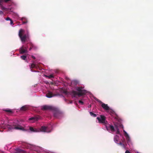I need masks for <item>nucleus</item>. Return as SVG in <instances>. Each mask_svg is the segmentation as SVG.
Instances as JSON below:
<instances>
[{
	"mask_svg": "<svg viewBox=\"0 0 153 153\" xmlns=\"http://www.w3.org/2000/svg\"><path fill=\"white\" fill-rule=\"evenodd\" d=\"M27 33L24 34L25 31L23 29H21L19 30V36L22 43H25L27 40H29V31L28 30H27Z\"/></svg>",
	"mask_w": 153,
	"mask_h": 153,
	"instance_id": "f257e3e1",
	"label": "nucleus"
},
{
	"mask_svg": "<svg viewBox=\"0 0 153 153\" xmlns=\"http://www.w3.org/2000/svg\"><path fill=\"white\" fill-rule=\"evenodd\" d=\"M83 88L82 87H77L76 90L79 91L78 92L76 91H72L71 92V94L74 97H75L77 95L81 96L85 95L87 93V91L85 90H83Z\"/></svg>",
	"mask_w": 153,
	"mask_h": 153,
	"instance_id": "f03ea898",
	"label": "nucleus"
},
{
	"mask_svg": "<svg viewBox=\"0 0 153 153\" xmlns=\"http://www.w3.org/2000/svg\"><path fill=\"white\" fill-rule=\"evenodd\" d=\"M42 109L43 110H57V108L51 105H45L42 107Z\"/></svg>",
	"mask_w": 153,
	"mask_h": 153,
	"instance_id": "7ed1b4c3",
	"label": "nucleus"
},
{
	"mask_svg": "<svg viewBox=\"0 0 153 153\" xmlns=\"http://www.w3.org/2000/svg\"><path fill=\"white\" fill-rule=\"evenodd\" d=\"M97 119L98 120L99 122L100 123L105 124L107 122V121L105 120V117L103 115H100V117H97Z\"/></svg>",
	"mask_w": 153,
	"mask_h": 153,
	"instance_id": "20e7f679",
	"label": "nucleus"
},
{
	"mask_svg": "<svg viewBox=\"0 0 153 153\" xmlns=\"http://www.w3.org/2000/svg\"><path fill=\"white\" fill-rule=\"evenodd\" d=\"M27 47H24V46H22V47L20 48L19 49V51L20 53L23 54L25 53H27Z\"/></svg>",
	"mask_w": 153,
	"mask_h": 153,
	"instance_id": "39448f33",
	"label": "nucleus"
},
{
	"mask_svg": "<svg viewBox=\"0 0 153 153\" xmlns=\"http://www.w3.org/2000/svg\"><path fill=\"white\" fill-rule=\"evenodd\" d=\"M97 101L100 103H101L102 104L101 106L104 109L106 110H108L110 109V108L108 106L107 104H105L104 103L102 102L100 100H98Z\"/></svg>",
	"mask_w": 153,
	"mask_h": 153,
	"instance_id": "423d86ee",
	"label": "nucleus"
},
{
	"mask_svg": "<svg viewBox=\"0 0 153 153\" xmlns=\"http://www.w3.org/2000/svg\"><path fill=\"white\" fill-rule=\"evenodd\" d=\"M40 130L42 131L50 132L51 131V130H48V127L45 126H42L40 128Z\"/></svg>",
	"mask_w": 153,
	"mask_h": 153,
	"instance_id": "0eeeda50",
	"label": "nucleus"
},
{
	"mask_svg": "<svg viewBox=\"0 0 153 153\" xmlns=\"http://www.w3.org/2000/svg\"><path fill=\"white\" fill-rule=\"evenodd\" d=\"M13 128H14L16 130H23L24 128L21 126L19 125H13Z\"/></svg>",
	"mask_w": 153,
	"mask_h": 153,
	"instance_id": "6e6552de",
	"label": "nucleus"
},
{
	"mask_svg": "<svg viewBox=\"0 0 153 153\" xmlns=\"http://www.w3.org/2000/svg\"><path fill=\"white\" fill-rule=\"evenodd\" d=\"M53 111L55 112L54 113V117L56 118H59V116L61 115V113L58 109L57 108V110H53Z\"/></svg>",
	"mask_w": 153,
	"mask_h": 153,
	"instance_id": "1a4fd4ad",
	"label": "nucleus"
},
{
	"mask_svg": "<svg viewBox=\"0 0 153 153\" xmlns=\"http://www.w3.org/2000/svg\"><path fill=\"white\" fill-rule=\"evenodd\" d=\"M28 44H29L30 46L29 50H31L32 49L34 50H36L37 49V47L33 44L32 42H30L28 43Z\"/></svg>",
	"mask_w": 153,
	"mask_h": 153,
	"instance_id": "9d476101",
	"label": "nucleus"
},
{
	"mask_svg": "<svg viewBox=\"0 0 153 153\" xmlns=\"http://www.w3.org/2000/svg\"><path fill=\"white\" fill-rule=\"evenodd\" d=\"M46 96L48 98H51L53 97V94L51 92L49 91L46 94Z\"/></svg>",
	"mask_w": 153,
	"mask_h": 153,
	"instance_id": "9b49d317",
	"label": "nucleus"
},
{
	"mask_svg": "<svg viewBox=\"0 0 153 153\" xmlns=\"http://www.w3.org/2000/svg\"><path fill=\"white\" fill-rule=\"evenodd\" d=\"M39 117H32L31 118H30L29 119V120H33L34 121H37L39 120Z\"/></svg>",
	"mask_w": 153,
	"mask_h": 153,
	"instance_id": "f8f14e48",
	"label": "nucleus"
},
{
	"mask_svg": "<svg viewBox=\"0 0 153 153\" xmlns=\"http://www.w3.org/2000/svg\"><path fill=\"white\" fill-rule=\"evenodd\" d=\"M28 107L27 105H24L22 106L20 109V110L22 111H25L28 109Z\"/></svg>",
	"mask_w": 153,
	"mask_h": 153,
	"instance_id": "ddd939ff",
	"label": "nucleus"
},
{
	"mask_svg": "<svg viewBox=\"0 0 153 153\" xmlns=\"http://www.w3.org/2000/svg\"><path fill=\"white\" fill-rule=\"evenodd\" d=\"M119 140V137L117 135H116L114 137V140L115 142L116 143H117L118 142Z\"/></svg>",
	"mask_w": 153,
	"mask_h": 153,
	"instance_id": "4468645a",
	"label": "nucleus"
},
{
	"mask_svg": "<svg viewBox=\"0 0 153 153\" xmlns=\"http://www.w3.org/2000/svg\"><path fill=\"white\" fill-rule=\"evenodd\" d=\"M21 20L22 21L23 24H26L27 22V19L25 18H22Z\"/></svg>",
	"mask_w": 153,
	"mask_h": 153,
	"instance_id": "2eb2a0df",
	"label": "nucleus"
},
{
	"mask_svg": "<svg viewBox=\"0 0 153 153\" xmlns=\"http://www.w3.org/2000/svg\"><path fill=\"white\" fill-rule=\"evenodd\" d=\"M30 69L33 68H37V66L34 63H32L30 66Z\"/></svg>",
	"mask_w": 153,
	"mask_h": 153,
	"instance_id": "dca6fc26",
	"label": "nucleus"
},
{
	"mask_svg": "<svg viewBox=\"0 0 153 153\" xmlns=\"http://www.w3.org/2000/svg\"><path fill=\"white\" fill-rule=\"evenodd\" d=\"M109 128L111 131L114 132L115 131L114 127V126H113L111 125H109Z\"/></svg>",
	"mask_w": 153,
	"mask_h": 153,
	"instance_id": "f3484780",
	"label": "nucleus"
},
{
	"mask_svg": "<svg viewBox=\"0 0 153 153\" xmlns=\"http://www.w3.org/2000/svg\"><path fill=\"white\" fill-rule=\"evenodd\" d=\"M123 131L126 137V140H129V136L128 134L127 133V132L123 130Z\"/></svg>",
	"mask_w": 153,
	"mask_h": 153,
	"instance_id": "a211bd4d",
	"label": "nucleus"
},
{
	"mask_svg": "<svg viewBox=\"0 0 153 153\" xmlns=\"http://www.w3.org/2000/svg\"><path fill=\"white\" fill-rule=\"evenodd\" d=\"M6 112L9 113H12L13 111L12 110L9 109H6L4 110Z\"/></svg>",
	"mask_w": 153,
	"mask_h": 153,
	"instance_id": "6ab92c4d",
	"label": "nucleus"
},
{
	"mask_svg": "<svg viewBox=\"0 0 153 153\" xmlns=\"http://www.w3.org/2000/svg\"><path fill=\"white\" fill-rule=\"evenodd\" d=\"M71 83L72 84L76 85L78 83V82L76 80H73L71 81Z\"/></svg>",
	"mask_w": 153,
	"mask_h": 153,
	"instance_id": "aec40b11",
	"label": "nucleus"
},
{
	"mask_svg": "<svg viewBox=\"0 0 153 153\" xmlns=\"http://www.w3.org/2000/svg\"><path fill=\"white\" fill-rule=\"evenodd\" d=\"M90 115L93 117H95L97 116V114L93 113L92 112L90 111L89 112Z\"/></svg>",
	"mask_w": 153,
	"mask_h": 153,
	"instance_id": "412c9836",
	"label": "nucleus"
},
{
	"mask_svg": "<svg viewBox=\"0 0 153 153\" xmlns=\"http://www.w3.org/2000/svg\"><path fill=\"white\" fill-rule=\"evenodd\" d=\"M6 125H3V123H2L1 124H0V128H5L6 127L5 126Z\"/></svg>",
	"mask_w": 153,
	"mask_h": 153,
	"instance_id": "4be33fe9",
	"label": "nucleus"
},
{
	"mask_svg": "<svg viewBox=\"0 0 153 153\" xmlns=\"http://www.w3.org/2000/svg\"><path fill=\"white\" fill-rule=\"evenodd\" d=\"M21 58L22 59L25 60L26 59L27 56L25 55H22L21 56Z\"/></svg>",
	"mask_w": 153,
	"mask_h": 153,
	"instance_id": "5701e85b",
	"label": "nucleus"
},
{
	"mask_svg": "<svg viewBox=\"0 0 153 153\" xmlns=\"http://www.w3.org/2000/svg\"><path fill=\"white\" fill-rule=\"evenodd\" d=\"M115 127L117 129L116 134H120V132L118 128L117 127V126H115Z\"/></svg>",
	"mask_w": 153,
	"mask_h": 153,
	"instance_id": "b1692460",
	"label": "nucleus"
},
{
	"mask_svg": "<svg viewBox=\"0 0 153 153\" xmlns=\"http://www.w3.org/2000/svg\"><path fill=\"white\" fill-rule=\"evenodd\" d=\"M30 130L32 132H36V131L32 127H30Z\"/></svg>",
	"mask_w": 153,
	"mask_h": 153,
	"instance_id": "393cba45",
	"label": "nucleus"
},
{
	"mask_svg": "<svg viewBox=\"0 0 153 153\" xmlns=\"http://www.w3.org/2000/svg\"><path fill=\"white\" fill-rule=\"evenodd\" d=\"M47 77H48L49 78H51L53 77V76L52 75H50L48 76H47Z\"/></svg>",
	"mask_w": 153,
	"mask_h": 153,
	"instance_id": "a878e982",
	"label": "nucleus"
},
{
	"mask_svg": "<svg viewBox=\"0 0 153 153\" xmlns=\"http://www.w3.org/2000/svg\"><path fill=\"white\" fill-rule=\"evenodd\" d=\"M1 9L2 10H6L7 8L4 7L3 5L1 7Z\"/></svg>",
	"mask_w": 153,
	"mask_h": 153,
	"instance_id": "bb28decb",
	"label": "nucleus"
},
{
	"mask_svg": "<svg viewBox=\"0 0 153 153\" xmlns=\"http://www.w3.org/2000/svg\"><path fill=\"white\" fill-rule=\"evenodd\" d=\"M79 102L82 105L83 104V102L81 100H79Z\"/></svg>",
	"mask_w": 153,
	"mask_h": 153,
	"instance_id": "cd10ccee",
	"label": "nucleus"
},
{
	"mask_svg": "<svg viewBox=\"0 0 153 153\" xmlns=\"http://www.w3.org/2000/svg\"><path fill=\"white\" fill-rule=\"evenodd\" d=\"M11 1V0H4L3 1L5 3H7V2H8V1Z\"/></svg>",
	"mask_w": 153,
	"mask_h": 153,
	"instance_id": "c85d7f7f",
	"label": "nucleus"
},
{
	"mask_svg": "<svg viewBox=\"0 0 153 153\" xmlns=\"http://www.w3.org/2000/svg\"><path fill=\"white\" fill-rule=\"evenodd\" d=\"M6 20L7 21H10L11 20V19L9 17H8L6 18Z\"/></svg>",
	"mask_w": 153,
	"mask_h": 153,
	"instance_id": "c756f323",
	"label": "nucleus"
},
{
	"mask_svg": "<svg viewBox=\"0 0 153 153\" xmlns=\"http://www.w3.org/2000/svg\"><path fill=\"white\" fill-rule=\"evenodd\" d=\"M4 14L3 12L2 11H0V15H2Z\"/></svg>",
	"mask_w": 153,
	"mask_h": 153,
	"instance_id": "7c9ffc66",
	"label": "nucleus"
},
{
	"mask_svg": "<svg viewBox=\"0 0 153 153\" xmlns=\"http://www.w3.org/2000/svg\"><path fill=\"white\" fill-rule=\"evenodd\" d=\"M10 24L11 25H12L13 24V22L12 21V20L11 19V20H10Z\"/></svg>",
	"mask_w": 153,
	"mask_h": 153,
	"instance_id": "2f4dec72",
	"label": "nucleus"
},
{
	"mask_svg": "<svg viewBox=\"0 0 153 153\" xmlns=\"http://www.w3.org/2000/svg\"><path fill=\"white\" fill-rule=\"evenodd\" d=\"M125 153H131L128 150H126Z\"/></svg>",
	"mask_w": 153,
	"mask_h": 153,
	"instance_id": "473e14b6",
	"label": "nucleus"
},
{
	"mask_svg": "<svg viewBox=\"0 0 153 153\" xmlns=\"http://www.w3.org/2000/svg\"><path fill=\"white\" fill-rule=\"evenodd\" d=\"M63 93L66 94H67V92L66 91L64 90L63 91Z\"/></svg>",
	"mask_w": 153,
	"mask_h": 153,
	"instance_id": "72a5a7b5",
	"label": "nucleus"
},
{
	"mask_svg": "<svg viewBox=\"0 0 153 153\" xmlns=\"http://www.w3.org/2000/svg\"><path fill=\"white\" fill-rule=\"evenodd\" d=\"M31 57H32L33 59H36V58H35V56H31Z\"/></svg>",
	"mask_w": 153,
	"mask_h": 153,
	"instance_id": "f704fd0d",
	"label": "nucleus"
},
{
	"mask_svg": "<svg viewBox=\"0 0 153 153\" xmlns=\"http://www.w3.org/2000/svg\"><path fill=\"white\" fill-rule=\"evenodd\" d=\"M120 126L121 127L123 128V126L122 125L120 124Z\"/></svg>",
	"mask_w": 153,
	"mask_h": 153,
	"instance_id": "c9c22d12",
	"label": "nucleus"
},
{
	"mask_svg": "<svg viewBox=\"0 0 153 153\" xmlns=\"http://www.w3.org/2000/svg\"><path fill=\"white\" fill-rule=\"evenodd\" d=\"M119 144L120 145H123V144L121 142H120V143H119Z\"/></svg>",
	"mask_w": 153,
	"mask_h": 153,
	"instance_id": "e433bc0d",
	"label": "nucleus"
},
{
	"mask_svg": "<svg viewBox=\"0 0 153 153\" xmlns=\"http://www.w3.org/2000/svg\"><path fill=\"white\" fill-rule=\"evenodd\" d=\"M2 3V2H0V6H1V7L2 6V4H1Z\"/></svg>",
	"mask_w": 153,
	"mask_h": 153,
	"instance_id": "4c0bfd02",
	"label": "nucleus"
},
{
	"mask_svg": "<svg viewBox=\"0 0 153 153\" xmlns=\"http://www.w3.org/2000/svg\"><path fill=\"white\" fill-rule=\"evenodd\" d=\"M3 1V0H0V2H2Z\"/></svg>",
	"mask_w": 153,
	"mask_h": 153,
	"instance_id": "58836bf2",
	"label": "nucleus"
},
{
	"mask_svg": "<svg viewBox=\"0 0 153 153\" xmlns=\"http://www.w3.org/2000/svg\"><path fill=\"white\" fill-rule=\"evenodd\" d=\"M72 103V101H70V103Z\"/></svg>",
	"mask_w": 153,
	"mask_h": 153,
	"instance_id": "ea45409f",
	"label": "nucleus"
},
{
	"mask_svg": "<svg viewBox=\"0 0 153 153\" xmlns=\"http://www.w3.org/2000/svg\"><path fill=\"white\" fill-rule=\"evenodd\" d=\"M89 107H91V105H89Z\"/></svg>",
	"mask_w": 153,
	"mask_h": 153,
	"instance_id": "a19ab883",
	"label": "nucleus"
},
{
	"mask_svg": "<svg viewBox=\"0 0 153 153\" xmlns=\"http://www.w3.org/2000/svg\"><path fill=\"white\" fill-rule=\"evenodd\" d=\"M31 71H33V70H32V69H31Z\"/></svg>",
	"mask_w": 153,
	"mask_h": 153,
	"instance_id": "79ce46f5",
	"label": "nucleus"
}]
</instances>
